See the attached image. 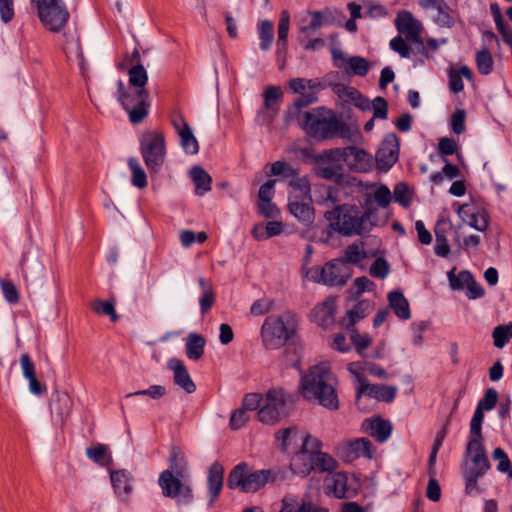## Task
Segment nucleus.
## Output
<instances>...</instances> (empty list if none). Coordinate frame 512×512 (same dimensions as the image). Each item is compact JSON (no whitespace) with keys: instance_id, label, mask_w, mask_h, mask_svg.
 Segmentation results:
<instances>
[{"instance_id":"1","label":"nucleus","mask_w":512,"mask_h":512,"mask_svg":"<svg viewBox=\"0 0 512 512\" xmlns=\"http://www.w3.org/2000/svg\"><path fill=\"white\" fill-rule=\"evenodd\" d=\"M338 379L327 363H319L309 368L302 376L300 388L307 400H314L322 407L336 411L339 409L337 393Z\"/></svg>"},{"instance_id":"2","label":"nucleus","mask_w":512,"mask_h":512,"mask_svg":"<svg viewBox=\"0 0 512 512\" xmlns=\"http://www.w3.org/2000/svg\"><path fill=\"white\" fill-rule=\"evenodd\" d=\"M300 126L309 137L317 141L338 137L355 143L356 138L361 137L358 130L353 131L346 122L338 119L332 110L325 107H318L313 111L305 112Z\"/></svg>"},{"instance_id":"3","label":"nucleus","mask_w":512,"mask_h":512,"mask_svg":"<svg viewBox=\"0 0 512 512\" xmlns=\"http://www.w3.org/2000/svg\"><path fill=\"white\" fill-rule=\"evenodd\" d=\"M260 336L262 345L266 350H277L286 347L284 352L288 355L289 348L287 346L294 344L298 337L295 315L287 313L286 321L280 315L266 317L260 329Z\"/></svg>"},{"instance_id":"4","label":"nucleus","mask_w":512,"mask_h":512,"mask_svg":"<svg viewBox=\"0 0 512 512\" xmlns=\"http://www.w3.org/2000/svg\"><path fill=\"white\" fill-rule=\"evenodd\" d=\"M278 474L275 469L250 471L249 465L241 462L229 472L227 486L231 490L239 489L243 493H255L267 484L275 483Z\"/></svg>"},{"instance_id":"5","label":"nucleus","mask_w":512,"mask_h":512,"mask_svg":"<svg viewBox=\"0 0 512 512\" xmlns=\"http://www.w3.org/2000/svg\"><path fill=\"white\" fill-rule=\"evenodd\" d=\"M360 209L354 204H339L324 213L328 222L329 235L336 232L342 236L363 235L365 228L358 219Z\"/></svg>"},{"instance_id":"6","label":"nucleus","mask_w":512,"mask_h":512,"mask_svg":"<svg viewBox=\"0 0 512 512\" xmlns=\"http://www.w3.org/2000/svg\"><path fill=\"white\" fill-rule=\"evenodd\" d=\"M140 153L150 173H158L166 157V142L163 132L147 130L139 139Z\"/></svg>"},{"instance_id":"7","label":"nucleus","mask_w":512,"mask_h":512,"mask_svg":"<svg viewBox=\"0 0 512 512\" xmlns=\"http://www.w3.org/2000/svg\"><path fill=\"white\" fill-rule=\"evenodd\" d=\"M466 457H470L472 466L462 467V476L465 481V493L467 495L479 494L481 492L478 486V480L483 477L491 465L485 453L484 444L475 445L469 448L466 446Z\"/></svg>"},{"instance_id":"8","label":"nucleus","mask_w":512,"mask_h":512,"mask_svg":"<svg viewBox=\"0 0 512 512\" xmlns=\"http://www.w3.org/2000/svg\"><path fill=\"white\" fill-rule=\"evenodd\" d=\"M118 101L128 113L132 124H140L149 114V92L147 89H138L134 92H127L124 83L117 82Z\"/></svg>"},{"instance_id":"9","label":"nucleus","mask_w":512,"mask_h":512,"mask_svg":"<svg viewBox=\"0 0 512 512\" xmlns=\"http://www.w3.org/2000/svg\"><path fill=\"white\" fill-rule=\"evenodd\" d=\"M36 9L43 26L53 33L61 32L70 18V13L63 0L41 1Z\"/></svg>"},{"instance_id":"10","label":"nucleus","mask_w":512,"mask_h":512,"mask_svg":"<svg viewBox=\"0 0 512 512\" xmlns=\"http://www.w3.org/2000/svg\"><path fill=\"white\" fill-rule=\"evenodd\" d=\"M350 276L351 271L343 260L333 259L322 267H315L311 279L327 286H342L347 283Z\"/></svg>"},{"instance_id":"11","label":"nucleus","mask_w":512,"mask_h":512,"mask_svg":"<svg viewBox=\"0 0 512 512\" xmlns=\"http://www.w3.org/2000/svg\"><path fill=\"white\" fill-rule=\"evenodd\" d=\"M287 395L282 389L269 390L265 395L264 404L258 411V420L263 424L273 425L282 416H286Z\"/></svg>"},{"instance_id":"12","label":"nucleus","mask_w":512,"mask_h":512,"mask_svg":"<svg viewBox=\"0 0 512 512\" xmlns=\"http://www.w3.org/2000/svg\"><path fill=\"white\" fill-rule=\"evenodd\" d=\"M186 478L171 474V471H162L159 475L158 484L162 489L163 496L171 499H181L184 504H190L194 496L192 488L184 483Z\"/></svg>"},{"instance_id":"13","label":"nucleus","mask_w":512,"mask_h":512,"mask_svg":"<svg viewBox=\"0 0 512 512\" xmlns=\"http://www.w3.org/2000/svg\"><path fill=\"white\" fill-rule=\"evenodd\" d=\"M399 146V138L395 133L384 137L375 156L380 170L388 171L398 161Z\"/></svg>"},{"instance_id":"14","label":"nucleus","mask_w":512,"mask_h":512,"mask_svg":"<svg viewBox=\"0 0 512 512\" xmlns=\"http://www.w3.org/2000/svg\"><path fill=\"white\" fill-rule=\"evenodd\" d=\"M418 4L425 10H434L433 22L441 28H452L455 25V11L445 0H418Z\"/></svg>"},{"instance_id":"15","label":"nucleus","mask_w":512,"mask_h":512,"mask_svg":"<svg viewBox=\"0 0 512 512\" xmlns=\"http://www.w3.org/2000/svg\"><path fill=\"white\" fill-rule=\"evenodd\" d=\"M359 382L360 385L356 392V402L359 401L362 395L385 403H391L396 397L397 388L395 386L372 384L365 378H359Z\"/></svg>"},{"instance_id":"16","label":"nucleus","mask_w":512,"mask_h":512,"mask_svg":"<svg viewBox=\"0 0 512 512\" xmlns=\"http://www.w3.org/2000/svg\"><path fill=\"white\" fill-rule=\"evenodd\" d=\"M324 483L327 494L337 499L353 498L358 491V487L348 484V474L342 471L331 473L325 478Z\"/></svg>"},{"instance_id":"17","label":"nucleus","mask_w":512,"mask_h":512,"mask_svg":"<svg viewBox=\"0 0 512 512\" xmlns=\"http://www.w3.org/2000/svg\"><path fill=\"white\" fill-rule=\"evenodd\" d=\"M336 298L329 296L323 302L318 303L310 312V321L323 329L331 328L335 323Z\"/></svg>"},{"instance_id":"18","label":"nucleus","mask_w":512,"mask_h":512,"mask_svg":"<svg viewBox=\"0 0 512 512\" xmlns=\"http://www.w3.org/2000/svg\"><path fill=\"white\" fill-rule=\"evenodd\" d=\"M458 215L470 227L484 232L487 230L490 215L484 208H476L471 204H463L458 209Z\"/></svg>"},{"instance_id":"19","label":"nucleus","mask_w":512,"mask_h":512,"mask_svg":"<svg viewBox=\"0 0 512 512\" xmlns=\"http://www.w3.org/2000/svg\"><path fill=\"white\" fill-rule=\"evenodd\" d=\"M109 474L116 497L123 502H127L133 492V476L131 472L126 469H111Z\"/></svg>"},{"instance_id":"20","label":"nucleus","mask_w":512,"mask_h":512,"mask_svg":"<svg viewBox=\"0 0 512 512\" xmlns=\"http://www.w3.org/2000/svg\"><path fill=\"white\" fill-rule=\"evenodd\" d=\"M345 164L355 172H368L372 168V157L362 148L354 145L344 147Z\"/></svg>"},{"instance_id":"21","label":"nucleus","mask_w":512,"mask_h":512,"mask_svg":"<svg viewBox=\"0 0 512 512\" xmlns=\"http://www.w3.org/2000/svg\"><path fill=\"white\" fill-rule=\"evenodd\" d=\"M361 429L379 443L386 442L392 433L391 423L388 420L382 419L380 416L365 419L361 425Z\"/></svg>"},{"instance_id":"22","label":"nucleus","mask_w":512,"mask_h":512,"mask_svg":"<svg viewBox=\"0 0 512 512\" xmlns=\"http://www.w3.org/2000/svg\"><path fill=\"white\" fill-rule=\"evenodd\" d=\"M396 27L400 33H406L407 38L418 45H422L421 24L409 11H401L395 20Z\"/></svg>"},{"instance_id":"23","label":"nucleus","mask_w":512,"mask_h":512,"mask_svg":"<svg viewBox=\"0 0 512 512\" xmlns=\"http://www.w3.org/2000/svg\"><path fill=\"white\" fill-rule=\"evenodd\" d=\"M224 471L223 465L218 461H215L209 467L207 476L209 506H213L221 494L224 481Z\"/></svg>"},{"instance_id":"24","label":"nucleus","mask_w":512,"mask_h":512,"mask_svg":"<svg viewBox=\"0 0 512 512\" xmlns=\"http://www.w3.org/2000/svg\"><path fill=\"white\" fill-rule=\"evenodd\" d=\"M333 91L340 99L353 103L355 107L362 111H368L371 109L370 100L363 96V94L355 87L337 83L334 85Z\"/></svg>"},{"instance_id":"25","label":"nucleus","mask_w":512,"mask_h":512,"mask_svg":"<svg viewBox=\"0 0 512 512\" xmlns=\"http://www.w3.org/2000/svg\"><path fill=\"white\" fill-rule=\"evenodd\" d=\"M168 367L173 371L174 383L191 394L196 391V385L191 379L184 362L177 358H172L168 362Z\"/></svg>"},{"instance_id":"26","label":"nucleus","mask_w":512,"mask_h":512,"mask_svg":"<svg viewBox=\"0 0 512 512\" xmlns=\"http://www.w3.org/2000/svg\"><path fill=\"white\" fill-rule=\"evenodd\" d=\"M289 212L305 226H309L314 222L315 210L312 201L308 200H288Z\"/></svg>"},{"instance_id":"27","label":"nucleus","mask_w":512,"mask_h":512,"mask_svg":"<svg viewBox=\"0 0 512 512\" xmlns=\"http://www.w3.org/2000/svg\"><path fill=\"white\" fill-rule=\"evenodd\" d=\"M263 108L271 112L269 122H272L278 114L283 102L284 94L280 86H267L263 92Z\"/></svg>"},{"instance_id":"28","label":"nucleus","mask_w":512,"mask_h":512,"mask_svg":"<svg viewBox=\"0 0 512 512\" xmlns=\"http://www.w3.org/2000/svg\"><path fill=\"white\" fill-rule=\"evenodd\" d=\"M390 308L395 315L402 319L408 320L411 317V311L408 300L400 290L390 291L387 295Z\"/></svg>"},{"instance_id":"29","label":"nucleus","mask_w":512,"mask_h":512,"mask_svg":"<svg viewBox=\"0 0 512 512\" xmlns=\"http://www.w3.org/2000/svg\"><path fill=\"white\" fill-rule=\"evenodd\" d=\"M165 471H171V474H176L179 477H188V463L179 447L173 446L170 449L168 469Z\"/></svg>"},{"instance_id":"30","label":"nucleus","mask_w":512,"mask_h":512,"mask_svg":"<svg viewBox=\"0 0 512 512\" xmlns=\"http://www.w3.org/2000/svg\"><path fill=\"white\" fill-rule=\"evenodd\" d=\"M290 27V13L283 10L280 14L278 22V37H277V57L285 56L288 49V33Z\"/></svg>"},{"instance_id":"31","label":"nucleus","mask_w":512,"mask_h":512,"mask_svg":"<svg viewBox=\"0 0 512 512\" xmlns=\"http://www.w3.org/2000/svg\"><path fill=\"white\" fill-rule=\"evenodd\" d=\"M280 512H329L327 508L318 507L310 501L298 502L294 496H285L282 499V508Z\"/></svg>"},{"instance_id":"32","label":"nucleus","mask_w":512,"mask_h":512,"mask_svg":"<svg viewBox=\"0 0 512 512\" xmlns=\"http://www.w3.org/2000/svg\"><path fill=\"white\" fill-rule=\"evenodd\" d=\"M291 191L288 200H308L312 201L311 185L307 177H296L289 181Z\"/></svg>"},{"instance_id":"33","label":"nucleus","mask_w":512,"mask_h":512,"mask_svg":"<svg viewBox=\"0 0 512 512\" xmlns=\"http://www.w3.org/2000/svg\"><path fill=\"white\" fill-rule=\"evenodd\" d=\"M289 467L293 474L306 477L313 471L312 457L299 450L291 458Z\"/></svg>"},{"instance_id":"34","label":"nucleus","mask_w":512,"mask_h":512,"mask_svg":"<svg viewBox=\"0 0 512 512\" xmlns=\"http://www.w3.org/2000/svg\"><path fill=\"white\" fill-rule=\"evenodd\" d=\"M205 345L206 339L201 334L190 333L185 345L186 356L190 360H199L204 354Z\"/></svg>"},{"instance_id":"35","label":"nucleus","mask_w":512,"mask_h":512,"mask_svg":"<svg viewBox=\"0 0 512 512\" xmlns=\"http://www.w3.org/2000/svg\"><path fill=\"white\" fill-rule=\"evenodd\" d=\"M190 176L195 185V193L197 195L203 196L211 190L212 178L201 166L192 167Z\"/></svg>"},{"instance_id":"36","label":"nucleus","mask_w":512,"mask_h":512,"mask_svg":"<svg viewBox=\"0 0 512 512\" xmlns=\"http://www.w3.org/2000/svg\"><path fill=\"white\" fill-rule=\"evenodd\" d=\"M373 305V302L370 300L358 301L354 307L347 312L348 322L345 325L346 329L350 330L355 326L356 322L368 316L373 309Z\"/></svg>"},{"instance_id":"37","label":"nucleus","mask_w":512,"mask_h":512,"mask_svg":"<svg viewBox=\"0 0 512 512\" xmlns=\"http://www.w3.org/2000/svg\"><path fill=\"white\" fill-rule=\"evenodd\" d=\"M313 471L333 473L338 467L337 460L326 452L312 453Z\"/></svg>"},{"instance_id":"38","label":"nucleus","mask_w":512,"mask_h":512,"mask_svg":"<svg viewBox=\"0 0 512 512\" xmlns=\"http://www.w3.org/2000/svg\"><path fill=\"white\" fill-rule=\"evenodd\" d=\"M86 455L89 459L101 466H107L112 463V457L108 447L105 444L98 443L86 449Z\"/></svg>"},{"instance_id":"39","label":"nucleus","mask_w":512,"mask_h":512,"mask_svg":"<svg viewBox=\"0 0 512 512\" xmlns=\"http://www.w3.org/2000/svg\"><path fill=\"white\" fill-rule=\"evenodd\" d=\"M91 310L97 315L109 316L112 322H117L119 319L115 311L114 300H101L95 299L90 303Z\"/></svg>"},{"instance_id":"40","label":"nucleus","mask_w":512,"mask_h":512,"mask_svg":"<svg viewBox=\"0 0 512 512\" xmlns=\"http://www.w3.org/2000/svg\"><path fill=\"white\" fill-rule=\"evenodd\" d=\"M364 211L358 214V219H361V227L365 228V233L371 231L372 226L375 224L369 222L371 217L375 216L377 213V207H375L372 203V194H367L364 198L363 204Z\"/></svg>"},{"instance_id":"41","label":"nucleus","mask_w":512,"mask_h":512,"mask_svg":"<svg viewBox=\"0 0 512 512\" xmlns=\"http://www.w3.org/2000/svg\"><path fill=\"white\" fill-rule=\"evenodd\" d=\"M180 143L184 151L188 154H197L199 151L198 141L193 135L191 128L188 124H184V127L179 131Z\"/></svg>"},{"instance_id":"42","label":"nucleus","mask_w":512,"mask_h":512,"mask_svg":"<svg viewBox=\"0 0 512 512\" xmlns=\"http://www.w3.org/2000/svg\"><path fill=\"white\" fill-rule=\"evenodd\" d=\"M342 167L340 165H318L316 167V175L322 179L333 181L337 184H341L344 181V175L341 172Z\"/></svg>"},{"instance_id":"43","label":"nucleus","mask_w":512,"mask_h":512,"mask_svg":"<svg viewBox=\"0 0 512 512\" xmlns=\"http://www.w3.org/2000/svg\"><path fill=\"white\" fill-rule=\"evenodd\" d=\"M128 166L132 173L131 183L133 186L142 189L148 184L147 175L136 158H129Z\"/></svg>"},{"instance_id":"44","label":"nucleus","mask_w":512,"mask_h":512,"mask_svg":"<svg viewBox=\"0 0 512 512\" xmlns=\"http://www.w3.org/2000/svg\"><path fill=\"white\" fill-rule=\"evenodd\" d=\"M475 61L479 74L489 75L493 71V57L487 48L477 51Z\"/></svg>"},{"instance_id":"45","label":"nucleus","mask_w":512,"mask_h":512,"mask_svg":"<svg viewBox=\"0 0 512 512\" xmlns=\"http://www.w3.org/2000/svg\"><path fill=\"white\" fill-rule=\"evenodd\" d=\"M128 76L131 86L138 89H146L145 85L148 81V75L142 64L133 65L128 71Z\"/></svg>"},{"instance_id":"46","label":"nucleus","mask_w":512,"mask_h":512,"mask_svg":"<svg viewBox=\"0 0 512 512\" xmlns=\"http://www.w3.org/2000/svg\"><path fill=\"white\" fill-rule=\"evenodd\" d=\"M260 49L267 51L274 39V25L269 20H263L259 26Z\"/></svg>"},{"instance_id":"47","label":"nucleus","mask_w":512,"mask_h":512,"mask_svg":"<svg viewBox=\"0 0 512 512\" xmlns=\"http://www.w3.org/2000/svg\"><path fill=\"white\" fill-rule=\"evenodd\" d=\"M493 343L496 348H503L512 338V322L494 328Z\"/></svg>"},{"instance_id":"48","label":"nucleus","mask_w":512,"mask_h":512,"mask_svg":"<svg viewBox=\"0 0 512 512\" xmlns=\"http://www.w3.org/2000/svg\"><path fill=\"white\" fill-rule=\"evenodd\" d=\"M349 67L346 70L348 74L364 77L368 74L370 63L367 59L361 56H352L347 60Z\"/></svg>"},{"instance_id":"49","label":"nucleus","mask_w":512,"mask_h":512,"mask_svg":"<svg viewBox=\"0 0 512 512\" xmlns=\"http://www.w3.org/2000/svg\"><path fill=\"white\" fill-rule=\"evenodd\" d=\"M454 270L452 269L448 272V279L452 289L454 290H462L468 286L470 282L473 280V274L468 270H462L458 275L454 274Z\"/></svg>"},{"instance_id":"50","label":"nucleus","mask_w":512,"mask_h":512,"mask_svg":"<svg viewBox=\"0 0 512 512\" xmlns=\"http://www.w3.org/2000/svg\"><path fill=\"white\" fill-rule=\"evenodd\" d=\"M366 257V253L356 243L348 245L344 250V264H358Z\"/></svg>"},{"instance_id":"51","label":"nucleus","mask_w":512,"mask_h":512,"mask_svg":"<svg viewBox=\"0 0 512 512\" xmlns=\"http://www.w3.org/2000/svg\"><path fill=\"white\" fill-rule=\"evenodd\" d=\"M350 447L356 454H358V458L360 456L371 459L374 454V449L372 447V443L368 438H357L353 441H350Z\"/></svg>"},{"instance_id":"52","label":"nucleus","mask_w":512,"mask_h":512,"mask_svg":"<svg viewBox=\"0 0 512 512\" xmlns=\"http://www.w3.org/2000/svg\"><path fill=\"white\" fill-rule=\"evenodd\" d=\"M438 153L446 158L447 156L456 154L459 160L462 159L461 153L458 152V145L453 138L442 137L438 142Z\"/></svg>"},{"instance_id":"53","label":"nucleus","mask_w":512,"mask_h":512,"mask_svg":"<svg viewBox=\"0 0 512 512\" xmlns=\"http://www.w3.org/2000/svg\"><path fill=\"white\" fill-rule=\"evenodd\" d=\"M349 331H351L350 339L355 347V350L361 356H365L364 351L371 345V338L367 334H360L354 327Z\"/></svg>"},{"instance_id":"54","label":"nucleus","mask_w":512,"mask_h":512,"mask_svg":"<svg viewBox=\"0 0 512 512\" xmlns=\"http://www.w3.org/2000/svg\"><path fill=\"white\" fill-rule=\"evenodd\" d=\"M393 195L394 200L397 203H399L403 207H409L412 200V192L406 183L400 182L396 184L394 187Z\"/></svg>"},{"instance_id":"55","label":"nucleus","mask_w":512,"mask_h":512,"mask_svg":"<svg viewBox=\"0 0 512 512\" xmlns=\"http://www.w3.org/2000/svg\"><path fill=\"white\" fill-rule=\"evenodd\" d=\"M296 434L297 428L294 426L281 429L275 434V438L280 442V448L283 452H288L291 445V439L296 436Z\"/></svg>"},{"instance_id":"56","label":"nucleus","mask_w":512,"mask_h":512,"mask_svg":"<svg viewBox=\"0 0 512 512\" xmlns=\"http://www.w3.org/2000/svg\"><path fill=\"white\" fill-rule=\"evenodd\" d=\"M0 285L6 301L10 304H16L20 299V295L14 283L10 280L2 279Z\"/></svg>"},{"instance_id":"57","label":"nucleus","mask_w":512,"mask_h":512,"mask_svg":"<svg viewBox=\"0 0 512 512\" xmlns=\"http://www.w3.org/2000/svg\"><path fill=\"white\" fill-rule=\"evenodd\" d=\"M482 424L477 421H470V430H469V448L474 447L475 445L483 444L484 437L482 434Z\"/></svg>"},{"instance_id":"58","label":"nucleus","mask_w":512,"mask_h":512,"mask_svg":"<svg viewBox=\"0 0 512 512\" xmlns=\"http://www.w3.org/2000/svg\"><path fill=\"white\" fill-rule=\"evenodd\" d=\"M345 151L344 148H335L330 150H325L322 154H319L315 157L316 162L320 161H330V162H339L343 161L345 163Z\"/></svg>"},{"instance_id":"59","label":"nucleus","mask_w":512,"mask_h":512,"mask_svg":"<svg viewBox=\"0 0 512 512\" xmlns=\"http://www.w3.org/2000/svg\"><path fill=\"white\" fill-rule=\"evenodd\" d=\"M389 271L390 267L388 262L384 258L379 257L375 259L370 266L369 273L373 277L383 279L388 275Z\"/></svg>"},{"instance_id":"60","label":"nucleus","mask_w":512,"mask_h":512,"mask_svg":"<svg viewBox=\"0 0 512 512\" xmlns=\"http://www.w3.org/2000/svg\"><path fill=\"white\" fill-rule=\"evenodd\" d=\"M466 112L463 109H456L451 116V129L459 135L465 131Z\"/></svg>"},{"instance_id":"61","label":"nucleus","mask_w":512,"mask_h":512,"mask_svg":"<svg viewBox=\"0 0 512 512\" xmlns=\"http://www.w3.org/2000/svg\"><path fill=\"white\" fill-rule=\"evenodd\" d=\"M498 401V392L494 388H488L485 390L483 397L479 400L478 406L482 407L486 411H491L495 408Z\"/></svg>"},{"instance_id":"62","label":"nucleus","mask_w":512,"mask_h":512,"mask_svg":"<svg viewBox=\"0 0 512 512\" xmlns=\"http://www.w3.org/2000/svg\"><path fill=\"white\" fill-rule=\"evenodd\" d=\"M322 446L323 444L318 438L312 437L311 435L307 434L302 440V446L300 448V451H304L308 455H311L312 453H320L322 452Z\"/></svg>"},{"instance_id":"63","label":"nucleus","mask_w":512,"mask_h":512,"mask_svg":"<svg viewBox=\"0 0 512 512\" xmlns=\"http://www.w3.org/2000/svg\"><path fill=\"white\" fill-rule=\"evenodd\" d=\"M274 301L266 298L258 299L250 307V313L254 316H261L272 310Z\"/></svg>"},{"instance_id":"64","label":"nucleus","mask_w":512,"mask_h":512,"mask_svg":"<svg viewBox=\"0 0 512 512\" xmlns=\"http://www.w3.org/2000/svg\"><path fill=\"white\" fill-rule=\"evenodd\" d=\"M376 202L378 206L386 208L391 202V192L385 185H381L374 194H372V203Z\"/></svg>"}]
</instances>
